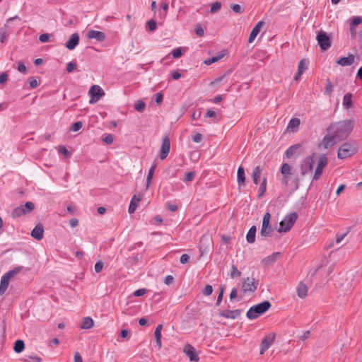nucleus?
Here are the masks:
<instances>
[{
	"mask_svg": "<svg viewBox=\"0 0 362 362\" xmlns=\"http://www.w3.org/2000/svg\"><path fill=\"white\" fill-rule=\"evenodd\" d=\"M355 121L344 119L331 124L327 128V134L324 136L322 144L325 149L333 146L339 141L348 137L353 130Z\"/></svg>",
	"mask_w": 362,
	"mask_h": 362,
	"instance_id": "1",
	"label": "nucleus"
},
{
	"mask_svg": "<svg viewBox=\"0 0 362 362\" xmlns=\"http://www.w3.org/2000/svg\"><path fill=\"white\" fill-rule=\"evenodd\" d=\"M271 307V303L269 300H264L250 307L246 313V317L251 320H255L264 314Z\"/></svg>",
	"mask_w": 362,
	"mask_h": 362,
	"instance_id": "2",
	"label": "nucleus"
},
{
	"mask_svg": "<svg viewBox=\"0 0 362 362\" xmlns=\"http://www.w3.org/2000/svg\"><path fill=\"white\" fill-rule=\"evenodd\" d=\"M298 218L296 212H292L286 215L279 223V228L277 229L279 233H286L289 231Z\"/></svg>",
	"mask_w": 362,
	"mask_h": 362,
	"instance_id": "3",
	"label": "nucleus"
},
{
	"mask_svg": "<svg viewBox=\"0 0 362 362\" xmlns=\"http://www.w3.org/2000/svg\"><path fill=\"white\" fill-rule=\"evenodd\" d=\"M35 209V204L32 202H27L25 204L16 207L11 213L13 218L25 216Z\"/></svg>",
	"mask_w": 362,
	"mask_h": 362,
	"instance_id": "4",
	"label": "nucleus"
},
{
	"mask_svg": "<svg viewBox=\"0 0 362 362\" xmlns=\"http://www.w3.org/2000/svg\"><path fill=\"white\" fill-rule=\"evenodd\" d=\"M316 40L322 51L327 50L332 45L330 36L322 30H320L317 33Z\"/></svg>",
	"mask_w": 362,
	"mask_h": 362,
	"instance_id": "5",
	"label": "nucleus"
},
{
	"mask_svg": "<svg viewBox=\"0 0 362 362\" xmlns=\"http://www.w3.org/2000/svg\"><path fill=\"white\" fill-rule=\"evenodd\" d=\"M356 153V148L350 143L341 144L337 152V157L339 159H345Z\"/></svg>",
	"mask_w": 362,
	"mask_h": 362,
	"instance_id": "6",
	"label": "nucleus"
},
{
	"mask_svg": "<svg viewBox=\"0 0 362 362\" xmlns=\"http://www.w3.org/2000/svg\"><path fill=\"white\" fill-rule=\"evenodd\" d=\"M315 153L306 157L301 163L300 173L303 176L311 173L314 166V156Z\"/></svg>",
	"mask_w": 362,
	"mask_h": 362,
	"instance_id": "7",
	"label": "nucleus"
},
{
	"mask_svg": "<svg viewBox=\"0 0 362 362\" xmlns=\"http://www.w3.org/2000/svg\"><path fill=\"white\" fill-rule=\"evenodd\" d=\"M90 95V104L95 103L102 96L105 95L104 90L98 85H93L88 91Z\"/></svg>",
	"mask_w": 362,
	"mask_h": 362,
	"instance_id": "8",
	"label": "nucleus"
},
{
	"mask_svg": "<svg viewBox=\"0 0 362 362\" xmlns=\"http://www.w3.org/2000/svg\"><path fill=\"white\" fill-rule=\"evenodd\" d=\"M328 163V158L325 154H322L320 156L317 162V165L313 177V180H318L322 175L323 168L327 165Z\"/></svg>",
	"mask_w": 362,
	"mask_h": 362,
	"instance_id": "9",
	"label": "nucleus"
},
{
	"mask_svg": "<svg viewBox=\"0 0 362 362\" xmlns=\"http://www.w3.org/2000/svg\"><path fill=\"white\" fill-rule=\"evenodd\" d=\"M259 285V280L247 277L244 279L242 284V290L244 293L255 292Z\"/></svg>",
	"mask_w": 362,
	"mask_h": 362,
	"instance_id": "10",
	"label": "nucleus"
},
{
	"mask_svg": "<svg viewBox=\"0 0 362 362\" xmlns=\"http://www.w3.org/2000/svg\"><path fill=\"white\" fill-rule=\"evenodd\" d=\"M170 149V140L168 135L163 138L162 144L160 148L159 156L161 160H164L169 154Z\"/></svg>",
	"mask_w": 362,
	"mask_h": 362,
	"instance_id": "11",
	"label": "nucleus"
},
{
	"mask_svg": "<svg viewBox=\"0 0 362 362\" xmlns=\"http://www.w3.org/2000/svg\"><path fill=\"white\" fill-rule=\"evenodd\" d=\"M275 334L265 336L260 344V354H263L274 343Z\"/></svg>",
	"mask_w": 362,
	"mask_h": 362,
	"instance_id": "12",
	"label": "nucleus"
},
{
	"mask_svg": "<svg viewBox=\"0 0 362 362\" xmlns=\"http://www.w3.org/2000/svg\"><path fill=\"white\" fill-rule=\"evenodd\" d=\"M183 351L189 357L190 361L197 362L199 360V357L197 353V351L192 345H185Z\"/></svg>",
	"mask_w": 362,
	"mask_h": 362,
	"instance_id": "13",
	"label": "nucleus"
},
{
	"mask_svg": "<svg viewBox=\"0 0 362 362\" xmlns=\"http://www.w3.org/2000/svg\"><path fill=\"white\" fill-rule=\"evenodd\" d=\"M241 309L236 310H224L219 312V315L227 319L235 320L242 313Z\"/></svg>",
	"mask_w": 362,
	"mask_h": 362,
	"instance_id": "14",
	"label": "nucleus"
},
{
	"mask_svg": "<svg viewBox=\"0 0 362 362\" xmlns=\"http://www.w3.org/2000/svg\"><path fill=\"white\" fill-rule=\"evenodd\" d=\"M79 40L80 37L78 33H74L70 36L69 39L65 43V47L69 50H73L78 45Z\"/></svg>",
	"mask_w": 362,
	"mask_h": 362,
	"instance_id": "15",
	"label": "nucleus"
},
{
	"mask_svg": "<svg viewBox=\"0 0 362 362\" xmlns=\"http://www.w3.org/2000/svg\"><path fill=\"white\" fill-rule=\"evenodd\" d=\"M87 37L89 39H95L98 42H103L106 38V35L101 31L90 30L88 32Z\"/></svg>",
	"mask_w": 362,
	"mask_h": 362,
	"instance_id": "16",
	"label": "nucleus"
},
{
	"mask_svg": "<svg viewBox=\"0 0 362 362\" xmlns=\"http://www.w3.org/2000/svg\"><path fill=\"white\" fill-rule=\"evenodd\" d=\"M43 235L44 227L41 223L37 224L31 231V236L37 240H41L43 238Z\"/></svg>",
	"mask_w": 362,
	"mask_h": 362,
	"instance_id": "17",
	"label": "nucleus"
},
{
	"mask_svg": "<svg viewBox=\"0 0 362 362\" xmlns=\"http://www.w3.org/2000/svg\"><path fill=\"white\" fill-rule=\"evenodd\" d=\"M264 24V22L261 21L258 22L255 25V27L252 28V30L250 34L249 38H248L249 43H252L255 40V39L256 38L257 35L259 33L261 28Z\"/></svg>",
	"mask_w": 362,
	"mask_h": 362,
	"instance_id": "18",
	"label": "nucleus"
},
{
	"mask_svg": "<svg viewBox=\"0 0 362 362\" xmlns=\"http://www.w3.org/2000/svg\"><path fill=\"white\" fill-rule=\"evenodd\" d=\"M354 62V56L352 54H349L347 57H341L338 59L336 63L342 66H346L351 65Z\"/></svg>",
	"mask_w": 362,
	"mask_h": 362,
	"instance_id": "19",
	"label": "nucleus"
},
{
	"mask_svg": "<svg viewBox=\"0 0 362 362\" xmlns=\"http://www.w3.org/2000/svg\"><path fill=\"white\" fill-rule=\"evenodd\" d=\"M141 199L142 196L140 194H134L132 197L128 209V211L129 214H132L135 211V210L137 208L138 204L141 200Z\"/></svg>",
	"mask_w": 362,
	"mask_h": 362,
	"instance_id": "20",
	"label": "nucleus"
},
{
	"mask_svg": "<svg viewBox=\"0 0 362 362\" xmlns=\"http://www.w3.org/2000/svg\"><path fill=\"white\" fill-rule=\"evenodd\" d=\"M280 256H281V252H273L272 255L264 258L262 259V262L267 267L269 266L272 264L274 263Z\"/></svg>",
	"mask_w": 362,
	"mask_h": 362,
	"instance_id": "21",
	"label": "nucleus"
},
{
	"mask_svg": "<svg viewBox=\"0 0 362 362\" xmlns=\"http://www.w3.org/2000/svg\"><path fill=\"white\" fill-rule=\"evenodd\" d=\"M237 181L239 185L245 186L246 184V177L244 168L240 165L237 172Z\"/></svg>",
	"mask_w": 362,
	"mask_h": 362,
	"instance_id": "22",
	"label": "nucleus"
},
{
	"mask_svg": "<svg viewBox=\"0 0 362 362\" xmlns=\"http://www.w3.org/2000/svg\"><path fill=\"white\" fill-rule=\"evenodd\" d=\"M256 233H257V227L256 226H252L249 229L247 235H246V240L248 243H254L255 242V238H256Z\"/></svg>",
	"mask_w": 362,
	"mask_h": 362,
	"instance_id": "23",
	"label": "nucleus"
},
{
	"mask_svg": "<svg viewBox=\"0 0 362 362\" xmlns=\"http://www.w3.org/2000/svg\"><path fill=\"white\" fill-rule=\"evenodd\" d=\"M296 291L298 296L300 298H304L308 294V287L302 282L298 285Z\"/></svg>",
	"mask_w": 362,
	"mask_h": 362,
	"instance_id": "24",
	"label": "nucleus"
},
{
	"mask_svg": "<svg viewBox=\"0 0 362 362\" xmlns=\"http://www.w3.org/2000/svg\"><path fill=\"white\" fill-rule=\"evenodd\" d=\"M352 97L353 95L350 93H348L344 95L342 105L345 109L349 110L352 107Z\"/></svg>",
	"mask_w": 362,
	"mask_h": 362,
	"instance_id": "25",
	"label": "nucleus"
},
{
	"mask_svg": "<svg viewBox=\"0 0 362 362\" xmlns=\"http://www.w3.org/2000/svg\"><path fill=\"white\" fill-rule=\"evenodd\" d=\"M300 120L299 118H292L288 124L287 128L290 129L291 132H295L297 131L298 127L300 126Z\"/></svg>",
	"mask_w": 362,
	"mask_h": 362,
	"instance_id": "26",
	"label": "nucleus"
},
{
	"mask_svg": "<svg viewBox=\"0 0 362 362\" xmlns=\"http://www.w3.org/2000/svg\"><path fill=\"white\" fill-rule=\"evenodd\" d=\"M261 174H262V168L259 166H256L254 168V170L252 171V175L253 182L255 185L259 184Z\"/></svg>",
	"mask_w": 362,
	"mask_h": 362,
	"instance_id": "27",
	"label": "nucleus"
},
{
	"mask_svg": "<svg viewBox=\"0 0 362 362\" xmlns=\"http://www.w3.org/2000/svg\"><path fill=\"white\" fill-rule=\"evenodd\" d=\"M9 281L7 276H2L0 283V295H3L6 292L9 284Z\"/></svg>",
	"mask_w": 362,
	"mask_h": 362,
	"instance_id": "28",
	"label": "nucleus"
},
{
	"mask_svg": "<svg viewBox=\"0 0 362 362\" xmlns=\"http://www.w3.org/2000/svg\"><path fill=\"white\" fill-rule=\"evenodd\" d=\"M25 349V343L22 339H18L15 341L13 346V351L17 353H21Z\"/></svg>",
	"mask_w": 362,
	"mask_h": 362,
	"instance_id": "29",
	"label": "nucleus"
},
{
	"mask_svg": "<svg viewBox=\"0 0 362 362\" xmlns=\"http://www.w3.org/2000/svg\"><path fill=\"white\" fill-rule=\"evenodd\" d=\"M271 214L269 212H266L262 218V233H264L266 227L270 226Z\"/></svg>",
	"mask_w": 362,
	"mask_h": 362,
	"instance_id": "30",
	"label": "nucleus"
},
{
	"mask_svg": "<svg viewBox=\"0 0 362 362\" xmlns=\"http://www.w3.org/2000/svg\"><path fill=\"white\" fill-rule=\"evenodd\" d=\"M93 326V320L90 317H86L83 318V322L80 327L83 329H88Z\"/></svg>",
	"mask_w": 362,
	"mask_h": 362,
	"instance_id": "31",
	"label": "nucleus"
},
{
	"mask_svg": "<svg viewBox=\"0 0 362 362\" xmlns=\"http://www.w3.org/2000/svg\"><path fill=\"white\" fill-rule=\"evenodd\" d=\"M300 148V144H297L295 145L291 146L285 152V156L286 158H289L292 156H293L296 151Z\"/></svg>",
	"mask_w": 362,
	"mask_h": 362,
	"instance_id": "32",
	"label": "nucleus"
},
{
	"mask_svg": "<svg viewBox=\"0 0 362 362\" xmlns=\"http://www.w3.org/2000/svg\"><path fill=\"white\" fill-rule=\"evenodd\" d=\"M22 269L23 267H16L4 274V276H7V279L10 280L12 277L18 274Z\"/></svg>",
	"mask_w": 362,
	"mask_h": 362,
	"instance_id": "33",
	"label": "nucleus"
},
{
	"mask_svg": "<svg viewBox=\"0 0 362 362\" xmlns=\"http://www.w3.org/2000/svg\"><path fill=\"white\" fill-rule=\"evenodd\" d=\"M54 35L49 33H43L39 36V40L40 42L45 43L47 42L54 41Z\"/></svg>",
	"mask_w": 362,
	"mask_h": 362,
	"instance_id": "34",
	"label": "nucleus"
},
{
	"mask_svg": "<svg viewBox=\"0 0 362 362\" xmlns=\"http://www.w3.org/2000/svg\"><path fill=\"white\" fill-rule=\"evenodd\" d=\"M274 229L272 226L270 225L265 228L264 233H262V230H260L259 238L264 240L267 237H271L273 234Z\"/></svg>",
	"mask_w": 362,
	"mask_h": 362,
	"instance_id": "35",
	"label": "nucleus"
},
{
	"mask_svg": "<svg viewBox=\"0 0 362 362\" xmlns=\"http://www.w3.org/2000/svg\"><path fill=\"white\" fill-rule=\"evenodd\" d=\"M280 172L283 175H291V167L289 164L284 163L281 165Z\"/></svg>",
	"mask_w": 362,
	"mask_h": 362,
	"instance_id": "36",
	"label": "nucleus"
},
{
	"mask_svg": "<svg viewBox=\"0 0 362 362\" xmlns=\"http://www.w3.org/2000/svg\"><path fill=\"white\" fill-rule=\"evenodd\" d=\"M223 57V54H218L216 56L208 58L204 61V64H205L206 65H211V64L218 62V60H220Z\"/></svg>",
	"mask_w": 362,
	"mask_h": 362,
	"instance_id": "37",
	"label": "nucleus"
},
{
	"mask_svg": "<svg viewBox=\"0 0 362 362\" xmlns=\"http://www.w3.org/2000/svg\"><path fill=\"white\" fill-rule=\"evenodd\" d=\"M308 64L307 59H302L298 64V71L304 73L308 69Z\"/></svg>",
	"mask_w": 362,
	"mask_h": 362,
	"instance_id": "38",
	"label": "nucleus"
},
{
	"mask_svg": "<svg viewBox=\"0 0 362 362\" xmlns=\"http://www.w3.org/2000/svg\"><path fill=\"white\" fill-rule=\"evenodd\" d=\"M58 152L62 154L66 158H70L72 155L71 151L67 150L64 146H60L58 148Z\"/></svg>",
	"mask_w": 362,
	"mask_h": 362,
	"instance_id": "39",
	"label": "nucleus"
},
{
	"mask_svg": "<svg viewBox=\"0 0 362 362\" xmlns=\"http://www.w3.org/2000/svg\"><path fill=\"white\" fill-rule=\"evenodd\" d=\"M147 30L149 32H153L157 28V23L153 19H151L146 22Z\"/></svg>",
	"mask_w": 362,
	"mask_h": 362,
	"instance_id": "40",
	"label": "nucleus"
},
{
	"mask_svg": "<svg viewBox=\"0 0 362 362\" xmlns=\"http://www.w3.org/2000/svg\"><path fill=\"white\" fill-rule=\"evenodd\" d=\"M267 178L264 177L260 184V187L259 189V194H258L259 197H260L264 194L266 189H267Z\"/></svg>",
	"mask_w": 362,
	"mask_h": 362,
	"instance_id": "41",
	"label": "nucleus"
},
{
	"mask_svg": "<svg viewBox=\"0 0 362 362\" xmlns=\"http://www.w3.org/2000/svg\"><path fill=\"white\" fill-rule=\"evenodd\" d=\"M229 275L233 279L238 278L241 276V272L238 269L235 265L233 264Z\"/></svg>",
	"mask_w": 362,
	"mask_h": 362,
	"instance_id": "42",
	"label": "nucleus"
},
{
	"mask_svg": "<svg viewBox=\"0 0 362 362\" xmlns=\"http://www.w3.org/2000/svg\"><path fill=\"white\" fill-rule=\"evenodd\" d=\"M145 107L146 103L143 100H138L134 105V109L139 112H144Z\"/></svg>",
	"mask_w": 362,
	"mask_h": 362,
	"instance_id": "43",
	"label": "nucleus"
},
{
	"mask_svg": "<svg viewBox=\"0 0 362 362\" xmlns=\"http://www.w3.org/2000/svg\"><path fill=\"white\" fill-rule=\"evenodd\" d=\"M42 359L36 356H26L22 362H41Z\"/></svg>",
	"mask_w": 362,
	"mask_h": 362,
	"instance_id": "44",
	"label": "nucleus"
},
{
	"mask_svg": "<svg viewBox=\"0 0 362 362\" xmlns=\"http://www.w3.org/2000/svg\"><path fill=\"white\" fill-rule=\"evenodd\" d=\"M155 339H156V346H157L158 349H160L162 346L161 342V332H154Z\"/></svg>",
	"mask_w": 362,
	"mask_h": 362,
	"instance_id": "45",
	"label": "nucleus"
},
{
	"mask_svg": "<svg viewBox=\"0 0 362 362\" xmlns=\"http://www.w3.org/2000/svg\"><path fill=\"white\" fill-rule=\"evenodd\" d=\"M362 23V17L361 16H354L351 18L350 26L351 27H356L360 23Z\"/></svg>",
	"mask_w": 362,
	"mask_h": 362,
	"instance_id": "46",
	"label": "nucleus"
},
{
	"mask_svg": "<svg viewBox=\"0 0 362 362\" xmlns=\"http://www.w3.org/2000/svg\"><path fill=\"white\" fill-rule=\"evenodd\" d=\"M221 2L215 1L211 6L210 12L211 13H216L217 11H218L221 9Z\"/></svg>",
	"mask_w": 362,
	"mask_h": 362,
	"instance_id": "47",
	"label": "nucleus"
},
{
	"mask_svg": "<svg viewBox=\"0 0 362 362\" xmlns=\"http://www.w3.org/2000/svg\"><path fill=\"white\" fill-rule=\"evenodd\" d=\"M171 53H172L173 58L177 59V58H180V57H182V55L183 54V51L181 47H177V48L173 49Z\"/></svg>",
	"mask_w": 362,
	"mask_h": 362,
	"instance_id": "48",
	"label": "nucleus"
},
{
	"mask_svg": "<svg viewBox=\"0 0 362 362\" xmlns=\"http://www.w3.org/2000/svg\"><path fill=\"white\" fill-rule=\"evenodd\" d=\"M83 127V122L81 121H78L72 124L70 130L72 132H78Z\"/></svg>",
	"mask_w": 362,
	"mask_h": 362,
	"instance_id": "49",
	"label": "nucleus"
},
{
	"mask_svg": "<svg viewBox=\"0 0 362 362\" xmlns=\"http://www.w3.org/2000/svg\"><path fill=\"white\" fill-rule=\"evenodd\" d=\"M230 8L233 10V11L235 13L240 14V13H243V11H244V8H242L241 6H240L239 4H232L230 6Z\"/></svg>",
	"mask_w": 362,
	"mask_h": 362,
	"instance_id": "50",
	"label": "nucleus"
},
{
	"mask_svg": "<svg viewBox=\"0 0 362 362\" xmlns=\"http://www.w3.org/2000/svg\"><path fill=\"white\" fill-rule=\"evenodd\" d=\"M224 291H225V288L223 286H221L220 288V292L218 295V297H217V299H216V305L218 306L221 304L222 300H223V293H224Z\"/></svg>",
	"mask_w": 362,
	"mask_h": 362,
	"instance_id": "51",
	"label": "nucleus"
},
{
	"mask_svg": "<svg viewBox=\"0 0 362 362\" xmlns=\"http://www.w3.org/2000/svg\"><path fill=\"white\" fill-rule=\"evenodd\" d=\"M195 33L197 36L199 37H203L204 35V30L203 29V28L202 27V25L200 24H197L195 25Z\"/></svg>",
	"mask_w": 362,
	"mask_h": 362,
	"instance_id": "52",
	"label": "nucleus"
},
{
	"mask_svg": "<svg viewBox=\"0 0 362 362\" xmlns=\"http://www.w3.org/2000/svg\"><path fill=\"white\" fill-rule=\"evenodd\" d=\"M103 141L107 144H112L114 141V136L111 134H108L103 138Z\"/></svg>",
	"mask_w": 362,
	"mask_h": 362,
	"instance_id": "53",
	"label": "nucleus"
},
{
	"mask_svg": "<svg viewBox=\"0 0 362 362\" xmlns=\"http://www.w3.org/2000/svg\"><path fill=\"white\" fill-rule=\"evenodd\" d=\"M195 172L194 171H191V172H188L186 173L185 175V179L183 180V181L185 182H191L194 180V177H195Z\"/></svg>",
	"mask_w": 362,
	"mask_h": 362,
	"instance_id": "54",
	"label": "nucleus"
},
{
	"mask_svg": "<svg viewBox=\"0 0 362 362\" xmlns=\"http://www.w3.org/2000/svg\"><path fill=\"white\" fill-rule=\"evenodd\" d=\"M77 67V64L75 62H71L67 64L66 65V71L69 73L72 72L74 70H75Z\"/></svg>",
	"mask_w": 362,
	"mask_h": 362,
	"instance_id": "55",
	"label": "nucleus"
},
{
	"mask_svg": "<svg viewBox=\"0 0 362 362\" xmlns=\"http://www.w3.org/2000/svg\"><path fill=\"white\" fill-rule=\"evenodd\" d=\"M103 268V262L101 260L98 261L95 264L94 269H95V272L96 273L100 272L102 271Z\"/></svg>",
	"mask_w": 362,
	"mask_h": 362,
	"instance_id": "56",
	"label": "nucleus"
},
{
	"mask_svg": "<svg viewBox=\"0 0 362 362\" xmlns=\"http://www.w3.org/2000/svg\"><path fill=\"white\" fill-rule=\"evenodd\" d=\"M213 293V287L211 285H206L204 290H203V294L205 296H210Z\"/></svg>",
	"mask_w": 362,
	"mask_h": 362,
	"instance_id": "57",
	"label": "nucleus"
},
{
	"mask_svg": "<svg viewBox=\"0 0 362 362\" xmlns=\"http://www.w3.org/2000/svg\"><path fill=\"white\" fill-rule=\"evenodd\" d=\"M17 69L18 71H20L21 73H23V74L27 73V68L23 62H18Z\"/></svg>",
	"mask_w": 362,
	"mask_h": 362,
	"instance_id": "58",
	"label": "nucleus"
},
{
	"mask_svg": "<svg viewBox=\"0 0 362 362\" xmlns=\"http://www.w3.org/2000/svg\"><path fill=\"white\" fill-rule=\"evenodd\" d=\"M29 85L31 88H35L38 86L39 83L35 77L32 76L29 78Z\"/></svg>",
	"mask_w": 362,
	"mask_h": 362,
	"instance_id": "59",
	"label": "nucleus"
},
{
	"mask_svg": "<svg viewBox=\"0 0 362 362\" xmlns=\"http://www.w3.org/2000/svg\"><path fill=\"white\" fill-rule=\"evenodd\" d=\"M333 91V86L332 85L331 82L328 80L327 83L325 86V93L328 95H331V93Z\"/></svg>",
	"mask_w": 362,
	"mask_h": 362,
	"instance_id": "60",
	"label": "nucleus"
},
{
	"mask_svg": "<svg viewBox=\"0 0 362 362\" xmlns=\"http://www.w3.org/2000/svg\"><path fill=\"white\" fill-rule=\"evenodd\" d=\"M170 76L174 80H178L182 77V74L177 70L172 71Z\"/></svg>",
	"mask_w": 362,
	"mask_h": 362,
	"instance_id": "61",
	"label": "nucleus"
},
{
	"mask_svg": "<svg viewBox=\"0 0 362 362\" xmlns=\"http://www.w3.org/2000/svg\"><path fill=\"white\" fill-rule=\"evenodd\" d=\"M189 259H190V257L187 254H183L181 255V257L180 258V262L182 264H187L189 262Z\"/></svg>",
	"mask_w": 362,
	"mask_h": 362,
	"instance_id": "62",
	"label": "nucleus"
},
{
	"mask_svg": "<svg viewBox=\"0 0 362 362\" xmlns=\"http://www.w3.org/2000/svg\"><path fill=\"white\" fill-rule=\"evenodd\" d=\"M146 293V288H139V289L136 290L134 292V296H136V297H140V296H144Z\"/></svg>",
	"mask_w": 362,
	"mask_h": 362,
	"instance_id": "63",
	"label": "nucleus"
},
{
	"mask_svg": "<svg viewBox=\"0 0 362 362\" xmlns=\"http://www.w3.org/2000/svg\"><path fill=\"white\" fill-rule=\"evenodd\" d=\"M166 208L170 211L175 212L177 210V206L175 204H172L170 202H168L166 204Z\"/></svg>",
	"mask_w": 362,
	"mask_h": 362,
	"instance_id": "64",
	"label": "nucleus"
}]
</instances>
